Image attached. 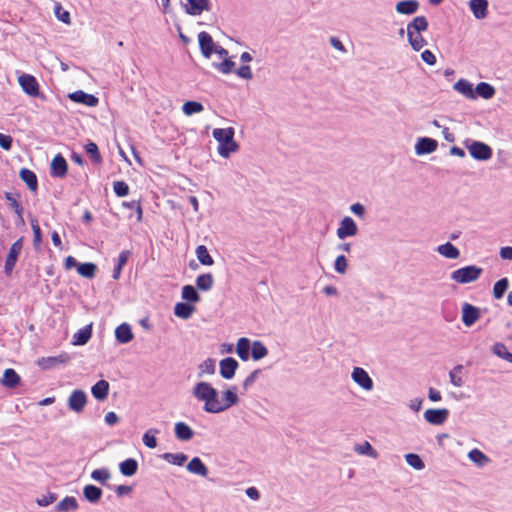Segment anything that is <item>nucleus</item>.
Here are the masks:
<instances>
[{
  "label": "nucleus",
  "mask_w": 512,
  "mask_h": 512,
  "mask_svg": "<svg viewBox=\"0 0 512 512\" xmlns=\"http://www.w3.org/2000/svg\"><path fill=\"white\" fill-rule=\"evenodd\" d=\"M191 393L199 402H203V410L211 414L224 412L239 402L236 386L224 391L222 399L219 398L218 390L205 381L197 382Z\"/></svg>",
  "instance_id": "1"
},
{
  "label": "nucleus",
  "mask_w": 512,
  "mask_h": 512,
  "mask_svg": "<svg viewBox=\"0 0 512 512\" xmlns=\"http://www.w3.org/2000/svg\"><path fill=\"white\" fill-rule=\"evenodd\" d=\"M235 130L233 127L215 128L212 132L213 138L218 142V153L223 158H229L232 153L239 149L234 140Z\"/></svg>",
  "instance_id": "2"
},
{
  "label": "nucleus",
  "mask_w": 512,
  "mask_h": 512,
  "mask_svg": "<svg viewBox=\"0 0 512 512\" xmlns=\"http://www.w3.org/2000/svg\"><path fill=\"white\" fill-rule=\"evenodd\" d=\"M483 269L476 265L459 268L451 273V279L460 284H467L478 280Z\"/></svg>",
  "instance_id": "3"
},
{
  "label": "nucleus",
  "mask_w": 512,
  "mask_h": 512,
  "mask_svg": "<svg viewBox=\"0 0 512 512\" xmlns=\"http://www.w3.org/2000/svg\"><path fill=\"white\" fill-rule=\"evenodd\" d=\"M467 149L471 157L478 161H487L492 157L491 147L481 141H472L467 145Z\"/></svg>",
  "instance_id": "4"
},
{
  "label": "nucleus",
  "mask_w": 512,
  "mask_h": 512,
  "mask_svg": "<svg viewBox=\"0 0 512 512\" xmlns=\"http://www.w3.org/2000/svg\"><path fill=\"white\" fill-rule=\"evenodd\" d=\"M358 233V227L355 221L350 216H345L336 230V235L340 240L347 237H353Z\"/></svg>",
  "instance_id": "5"
},
{
  "label": "nucleus",
  "mask_w": 512,
  "mask_h": 512,
  "mask_svg": "<svg viewBox=\"0 0 512 512\" xmlns=\"http://www.w3.org/2000/svg\"><path fill=\"white\" fill-rule=\"evenodd\" d=\"M352 380L366 391H371L374 387L372 378L367 371L361 367H354L351 373Z\"/></svg>",
  "instance_id": "6"
},
{
  "label": "nucleus",
  "mask_w": 512,
  "mask_h": 512,
  "mask_svg": "<svg viewBox=\"0 0 512 512\" xmlns=\"http://www.w3.org/2000/svg\"><path fill=\"white\" fill-rule=\"evenodd\" d=\"M87 403V395L83 390L76 389L74 390L67 401L68 408L75 412L80 413L84 410V407Z\"/></svg>",
  "instance_id": "7"
},
{
  "label": "nucleus",
  "mask_w": 512,
  "mask_h": 512,
  "mask_svg": "<svg viewBox=\"0 0 512 512\" xmlns=\"http://www.w3.org/2000/svg\"><path fill=\"white\" fill-rule=\"evenodd\" d=\"M22 90L31 97L39 95V85L36 78L30 74H22L18 78Z\"/></svg>",
  "instance_id": "8"
},
{
  "label": "nucleus",
  "mask_w": 512,
  "mask_h": 512,
  "mask_svg": "<svg viewBox=\"0 0 512 512\" xmlns=\"http://www.w3.org/2000/svg\"><path fill=\"white\" fill-rule=\"evenodd\" d=\"M183 8L188 15L199 16L210 10V0H186Z\"/></svg>",
  "instance_id": "9"
},
{
  "label": "nucleus",
  "mask_w": 512,
  "mask_h": 512,
  "mask_svg": "<svg viewBox=\"0 0 512 512\" xmlns=\"http://www.w3.org/2000/svg\"><path fill=\"white\" fill-rule=\"evenodd\" d=\"M71 357L68 353L62 352L57 356L42 357L38 360L37 364L42 369H52L60 364H66L70 361Z\"/></svg>",
  "instance_id": "10"
},
{
  "label": "nucleus",
  "mask_w": 512,
  "mask_h": 512,
  "mask_svg": "<svg viewBox=\"0 0 512 512\" xmlns=\"http://www.w3.org/2000/svg\"><path fill=\"white\" fill-rule=\"evenodd\" d=\"M449 416V410L446 408L441 409H427L424 412V419L432 425L443 424Z\"/></svg>",
  "instance_id": "11"
},
{
  "label": "nucleus",
  "mask_w": 512,
  "mask_h": 512,
  "mask_svg": "<svg viewBox=\"0 0 512 512\" xmlns=\"http://www.w3.org/2000/svg\"><path fill=\"white\" fill-rule=\"evenodd\" d=\"M198 42L202 55L205 58H210L216 46L211 35L205 31L200 32Z\"/></svg>",
  "instance_id": "12"
},
{
  "label": "nucleus",
  "mask_w": 512,
  "mask_h": 512,
  "mask_svg": "<svg viewBox=\"0 0 512 512\" xmlns=\"http://www.w3.org/2000/svg\"><path fill=\"white\" fill-rule=\"evenodd\" d=\"M69 98L76 103L86 105L88 107H95L99 103V99L93 94H88L82 90H77L69 94Z\"/></svg>",
  "instance_id": "13"
},
{
  "label": "nucleus",
  "mask_w": 512,
  "mask_h": 512,
  "mask_svg": "<svg viewBox=\"0 0 512 512\" xmlns=\"http://www.w3.org/2000/svg\"><path fill=\"white\" fill-rule=\"evenodd\" d=\"M438 147V143L435 139L422 137L419 138L415 145V153L417 155H425L433 153Z\"/></svg>",
  "instance_id": "14"
},
{
  "label": "nucleus",
  "mask_w": 512,
  "mask_h": 512,
  "mask_svg": "<svg viewBox=\"0 0 512 512\" xmlns=\"http://www.w3.org/2000/svg\"><path fill=\"white\" fill-rule=\"evenodd\" d=\"M22 250V242L21 240L15 241L9 250V253L7 255L6 261H5V272L7 274L11 273L12 270L15 267L17 258Z\"/></svg>",
  "instance_id": "15"
},
{
  "label": "nucleus",
  "mask_w": 512,
  "mask_h": 512,
  "mask_svg": "<svg viewBox=\"0 0 512 512\" xmlns=\"http://www.w3.org/2000/svg\"><path fill=\"white\" fill-rule=\"evenodd\" d=\"M219 366H220V375L224 379L229 380L234 377L239 364L234 358L227 357L220 361Z\"/></svg>",
  "instance_id": "16"
},
{
  "label": "nucleus",
  "mask_w": 512,
  "mask_h": 512,
  "mask_svg": "<svg viewBox=\"0 0 512 512\" xmlns=\"http://www.w3.org/2000/svg\"><path fill=\"white\" fill-rule=\"evenodd\" d=\"M480 317L479 309L469 303L462 306V322L465 326H472Z\"/></svg>",
  "instance_id": "17"
},
{
  "label": "nucleus",
  "mask_w": 512,
  "mask_h": 512,
  "mask_svg": "<svg viewBox=\"0 0 512 512\" xmlns=\"http://www.w3.org/2000/svg\"><path fill=\"white\" fill-rule=\"evenodd\" d=\"M68 164L61 154H57L51 162V175L53 177L63 178L66 176Z\"/></svg>",
  "instance_id": "18"
},
{
  "label": "nucleus",
  "mask_w": 512,
  "mask_h": 512,
  "mask_svg": "<svg viewBox=\"0 0 512 512\" xmlns=\"http://www.w3.org/2000/svg\"><path fill=\"white\" fill-rule=\"evenodd\" d=\"M488 0H470L469 1V9L472 12L473 16L482 20L488 15Z\"/></svg>",
  "instance_id": "19"
},
{
  "label": "nucleus",
  "mask_w": 512,
  "mask_h": 512,
  "mask_svg": "<svg viewBox=\"0 0 512 512\" xmlns=\"http://www.w3.org/2000/svg\"><path fill=\"white\" fill-rule=\"evenodd\" d=\"M79 508L78 501L73 496H66L61 501H59L55 507V512H75Z\"/></svg>",
  "instance_id": "20"
},
{
  "label": "nucleus",
  "mask_w": 512,
  "mask_h": 512,
  "mask_svg": "<svg viewBox=\"0 0 512 512\" xmlns=\"http://www.w3.org/2000/svg\"><path fill=\"white\" fill-rule=\"evenodd\" d=\"M453 89L468 99H476L473 84L466 79H459L454 83Z\"/></svg>",
  "instance_id": "21"
},
{
  "label": "nucleus",
  "mask_w": 512,
  "mask_h": 512,
  "mask_svg": "<svg viewBox=\"0 0 512 512\" xmlns=\"http://www.w3.org/2000/svg\"><path fill=\"white\" fill-rule=\"evenodd\" d=\"M115 337L121 344H127L133 339L131 327L127 323H122L115 329Z\"/></svg>",
  "instance_id": "22"
},
{
  "label": "nucleus",
  "mask_w": 512,
  "mask_h": 512,
  "mask_svg": "<svg viewBox=\"0 0 512 512\" xmlns=\"http://www.w3.org/2000/svg\"><path fill=\"white\" fill-rule=\"evenodd\" d=\"M0 383L6 388H15L20 383V376L14 369L7 368L3 373Z\"/></svg>",
  "instance_id": "23"
},
{
  "label": "nucleus",
  "mask_w": 512,
  "mask_h": 512,
  "mask_svg": "<svg viewBox=\"0 0 512 512\" xmlns=\"http://www.w3.org/2000/svg\"><path fill=\"white\" fill-rule=\"evenodd\" d=\"M109 383L106 380H99L91 388L93 397L98 401H103L109 393Z\"/></svg>",
  "instance_id": "24"
},
{
  "label": "nucleus",
  "mask_w": 512,
  "mask_h": 512,
  "mask_svg": "<svg viewBox=\"0 0 512 512\" xmlns=\"http://www.w3.org/2000/svg\"><path fill=\"white\" fill-rule=\"evenodd\" d=\"M187 470L195 475L206 477L208 475V468L199 457H194L186 466Z\"/></svg>",
  "instance_id": "25"
},
{
  "label": "nucleus",
  "mask_w": 512,
  "mask_h": 512,
  "mask_svg": "<svg viewBox=\"0 0 512 512\" xmlns=\"http://www.w3.org/2000/svg\"><path fill=\"white\" fill-rule=\"evenodd\" d=\"M174 430L176 438L180 441H189L194 436V431L184 422H177Z\"/></svg>",
  "instance_id": "26"
},
{
  "label": "nucleus",
  "mask_w": 512,
  "mask_h": 512,
  "mask_svg": "<svg viewBox=\"0 0 512 512\" xmlns=\"http://www.w3.org/2000/svg\"><path fill=\"white\" fill-rule=\"evenodd\" d=\"M102 494H103V492H102L101 488H99L95 485H92V484H88V485L84 486V488H83L84 498L92 504L99 502V500L102 497Z\"/></svg>",
  "instance_id": "27"
},
{
  "label": "nucleus",
  "mask_w": 512,
  "mask_h": 512,
  "mask_svg": "<svg viewBox=\"0 0 512 512\" xmlns=\"http://www.w3.org/2000/svg\"><path fill=\"white\" fill-rule=\"evenodd\" d=\"M92 336V325H87L81 329H79L74 335H73V345L82 346L85 345Z\"/></svg>",
  "instance_id": "28"
},
{
  "label": "nucleus",
  "mask_w": 512,
  "mask_h": 512,
  "mask_svg": "<svg viewBox=\"0 0 512 512\" xmlns=\"http://www.w3.org/2000/svg\"><path fill=\"white\" fill-rule=\"evenodd\" d=\"M19 176H20L21 180L26 183V185L28 186V188L31 191L37 190V188H38L37 176L32 170L27 169V168H22L20 170Z\"/></svg>",
  "instance_id": "29"
},
{
  "label": "nucleus",
  "mask_w": 512,
  "mask_h": 512,
  "mask_svg": "<svg viewBox=\"0 0 512 512\" xmlns=\"http://www.w3.org/2000/svg\"><path fill=\"white\" fill-rule=\"evenodd\" d=\"M437 252L448 259H457L460 256L459 249L450 242L439 245L437 247Z\"/></svg>",
  "instance_id": "30"
},
{
  "label": "nucleus",
  "mask_w": 512,
  "mask_h": 512,
  "mask_svg": "<svg viewBox=\"0 0 512 512\" xmlns=\"http://www.w3.org/2000/svg\"><path fill=\"white\" fill-rule=\"evenodd\" d=\"M419 2L417 0H405L396 4V11L400 14L410 15L418 10Z\"/></svg>",
  "instance_id": "31"
},
{
  "label": "nucleus",
  "mask_w": 512,
  "mask_h": 512,
  "mask_svg": "<svg viewBox=\"0 0 512 512\" xmlns=\"http://www.w3.org/2000/svg\"><path fill=\"white\" fill-rule=\"evenodd\" d=\"M194 311L195 307L185 302H179L174 307V314L184 320L189 319Z\"/></svg>",
  "instance_id": "32"
},
{
  "label": "nucleus",
  "mask_w": 512,
  "mask_h": 512,
  "mask_svg": "<svg viewBox=\"0 0 512 512\" xmlns=\"http://www.w3.org/2000/svg\"><path fill=\"white\" fill-rule=\"evenodd\" d=\"M476 97L480 96L483 99H491L495 95V88L486 82H480L474 88Z\"/></svg>",
  "instance_id": "33"
},
{
  "label": "nucleus",
  "mask_w": 512,
  "mask_h": 512,
  "mask_svg": "<svg viewBox=\"0 0 512 512\" xmlns=\"http://www.w3.org/2000/svg\"><path fill=\"white\" fill-rule=\"evenodd\" d=\"M130 255H131V252L129 250H123L120 252V254L117 258V263L113 270L112 277L114 280H118L120 278L122 269L126 265Z\"/></svg>",
  "instance_id": "34"
},
{
  "label": "nucleus",
  "mask_w": 512,
  "mask_h": 512,
  "mask_svg": "<svg viewBox=\"0 0 512 512\" xmlns=\"http://www.w3.org/2000/svg\"><path fill=\"white\" fill-rule=\"evenodd\" d=\"M428 28V21L424 16H417L407 25V32L421 33Z\"/></svg>",
  "instance_id": "35"
},
{
  "label": "nucleus",
  "mask_w": 512,
  "mask_h": 512,
  "mask_svg": "<svg viewBox=\"0 0 512 512\" xmlns=\"http://www.w3.org/2000/svg\"><path fill=\"white\" fill-rule=\"evenodd\" d=\"M468 458L478 467H484L490 463L489 457L477 448L469 451Z\"/></svg>",
  "instance_id": "36"
},
{
  "label": "nucleus",
  "mask_w": 512,
  "mask_h": 512,
  "mask_svg": "<svg viewBox=\"0 0 512 512\" xmlns=\"http://www.w3.org/2000/svg\"><path fill=\"white\" fill-rule=\"evenodd\" d=\"M250 346L251 343L248 338L242 337L237 341L236 353L241 360L247 361L249 359Z\"/></svg>",
  "instance_id": "37"
},
{
  "label": "nucleus",
  "mask_w": 512,
  "mask_h": 512,
  "mask_svg": "<svg viewBox=\"0 0 512 512\" xmlns=\"http://www.w3.org/2000/svg\"><path fill=\"white\" fill-rule=\"evenodd\" d=\"M119 469L124 476L130 477L136 474L138 470V463L135 459L128 458L120 463Z\"/></svg>",
  "instance_id": "38"
},
{
  "label": "nucleus",
  "mask_w": 512,
  "mask_h": 512,
  "mask_svg": "<svg viewBox=\"0 0 512 512\" xmlns=\"http://www.w3.org/2000/svg\"><path fill=\"white\" fill-rule=\"evenodd\" d=\"M214 284V279L211 273L201 274L196 278V287L202 291H209Z\"/></svg>",
  "instance_id": "39"
},
{
  "label": "nucleus",
  "mask_w": 512,
  "mask_h": 512,
  "mask_svg": "<svg viewBox=\"0 0 512 512\" xmlns=\"http://www.w3.org/2000/svg\"><path fill=\"white\" fill-rule=\"evenodd\" d=\"M268 355V349L266 346L259 340H256L252 343L251 346V356L253 360L258 361Z\"/></svg>",
  "instance_id": "40"
},
{
  "label": "nucleus",
  "mask_w": 512,
  "mask_h": 512,
  "mask_svg": "<svg viewBox=\"0 0 512 512\" xmlns=\"http://www.w3.org/2000/svg\"><path fill=\"white\" fill-rule=\"evenodd\" d=\"M91 479L100 483L101 485H106L107 482L111 479V472L108 468L95 469L91 473Z\"/></svg>",
  "instance_id": "41"
},
{
  "label": "nucleus",
  "mask_w": 512,
  "mask_h": 512,
  "mask_svg": "<svg viewBox=\"0 0 512 512\" xmlns=\"http://www.w3.org/2000/svg\"><path fill=\"white\" fill-rule=\"evenodd\" d=\"M215 360L208 358L198 366V377L202 378L204 375H213L215 373Z\"/></svg>",
  "instance_id": "42"
},
{
  "label": "nucleus",
  "mask_w": 512,
  "mask_h": 512,
  "mask_svg": "<svg viewBox=\"0 0 512 512\" xmlns=\"http://www.w3.org/2000/svg\"><path fill=\"white\" fill-rule=\"evenodd\" d=\"M407 36L409 44L415 51H420L427 44L420 33L407 32Z\"/></svg>",
  "instance_id": "43"
},
{
  "label": "nucleus",
  "mask_w": 512,
  "mask_h": 512,
  "mask_svg": "<svg viewBox=\"0 0 512 512\" xmlns=\"http://www.w3.org/2000/svg\"><path fill=\"white\" fill-rule=\"evenodd\" d=\"M196 256H197V259L198 261L202 264V265H206V266H211L214 264V260L213 258L210 256L207 248L205 245H199L197 248H196Z\"/></svg>",
  "instance_id": "44"
},
{
  "label": "nucleus",
  "mask_w": 512,
  "mask_h": 512,
  "mask_svg": "<svg viewBox=\"0 0 512 512\" xmlns=\"http://www.w3.org/2000/svg\"><path fill=\"white\" fill-rule=\"evenodd\" d=\"M78 273L86 278H93L97 271V266L92 262L82 263L77 266Z\"/></svg>",
  "instance_id": "45"
},
{
  "label": "nucleus",
  "mask_w": 512,
  "mask_h": 512,
  "mask_svg": "<svg viewBox=\"0 0 512 512\" xmlns=\"http://www.w3.org/2000/svg\"><path fill=\"white\" fill-rule=\"evenodd\" d=\"M162 458L173 464V465H177V466H182L185 461L187 460V455H185L184 453L180 452V453H164L162 455Z\"/></svg>",
  "instance_id": "46"
},
{
  "label": "nucleus",
  "mask_w": 512,
  "mask_h": 512,
  "mask_svg": "<svg viewBox=\"0 0 512 512\" xmlns=\"http://www.w3.org/2000/svg\"><path fill=\"white\" fill-rule=\"evenodd\" d=\"M492 351L499 358H502V359L512 363V353H510L507 350V347L505 346V344H503L501 342L495 343L493 345Z\"/></svg>",
  "instance_id": "47"
},
{
  "label": "nucleus",
  "mask_w": 512,
  "mask_h": 512,
  "mask_svg": "<svg viewBox=\"0 0 512 512\" xmlns=\"http://www.w3.org/2000/svg\"><path fill=\"white\" fill-rule=\"evenodd\" d=\"M204 110L203 105L197 101H187L182 106V111L185 115L191 116L196 113H200Z\"/></svg>",
  "instance_id": "48"
},
{
  "label": "nucleus",
  "mask_w": 512,
  "mask_h": 512,
  "mask_svg": "<svg viewBox=\"0 0 512 512\" xmlns=\"http://www.w3.org/2000/svg\"><path fill=\"white\" fill-rule=\"evenodd\" d=\"M159 433L158 429L151 428L148 431H146L143 435V443L145 446H147L150 449H154L157 447V439L156 434Z\"/></svg>",
  "instance_id": "49"
},
{
  "label": "nucleus",
  "mask_w": 512,
  "mask_h": 512,
  "mask_svg": "<svg viewBox=\"0 0 512 512\" xmlns=\"http://www.w3.org/2000/svg\"><path fill=\"white\" fill-rule=\"evenodd\" d=\"M182 298L188 302H198L200 300V296L196 290V288L192 285H185L182 288Z\"/></svg>",
  "instance_id": "50"
},
{
  "label": "nucleus",
  "mask_w": 512,
  "mask_h": 512,
  "mask_svg": "<svg viewBox=\"0 0 512 512\" xmlns=\"http://www.w3.org/2000/svg\"><path fill=\"white\" fill-rule=\"evenodd\" d=\"M509 286V281L507 278H502L498 280L493 287V296L495 299H501L505 292L507 291Z\"/></svg>",
  "instance_id": "51"
},
{
  "label": "nucleus",
  "mask_w": 512,
  "mask_h": 512,
  "mask_svg": "<svg viewBox=\"0 0 512 512\" xmlns=\"http://www.w3.org/2000/svg\"><path fill=\"white\" fill-rule=\"evenodd\" d=\"M463 371L462 365H456L450 372H449V378L452 385L455 387H461L464 384V381L460 374Z\"/></svg>",
  "instance_id": "52"
},
{
  "label": "nucleus",
  "mask_w": 512,
  "mask_h": 512,
  "mask_svg": "<svg viewBox=\"0 0 512 512\" xmlns=\"http://www.w3.org/2000/svg\"><path fill=\"white\" fill-rule=\"evenodd\" d=\"M354 450L359 455H367L372 458L378 457L377 451L371 446V444L368 441H365L364 443H362L360 445H356Z\"/></svg>",
  "instance_id": "53"
},
{
  "label": "nucleus",
  "mask_w": 512,
  "mask_h": 512,
  "mask_svg": "<svg viewBox=\"0 0 512 512\" xmlns=\"http://www.w3.org/2000/svg\"><path fill=\"white\" fill-rule=\"evenodd\" d=\"M405 460L409 466L416 470H422L425 467L423 460L415 453H408L405 455Z\"/></svg>",
  "instance_id": "54"
},
{
  "label": "nucleus",
  "mask_w": 512,
  "mask_h": 512,
  "mask_svg": "<svg viewBox=\"0 0 512 512\" xmlns=\"http://www.w3.org/2000/svg\"><path fill=\"white\" fill-rule=\"evenodd\" d=\"M85 151L90 156L93 162L101 163L102 157L99 153L98 146L94 142H88L85 145Z\"/></svg>",
  "instance_id": "55"
},
{
  "label": "nucleus",
  "mask_w": 512,
  "mask_h": 512,
  "mask_svg": "<svg viewBox=\"0 0 512 512\" xmlns=\"http://www.w3.org/2000/svg\"><path fill=\"white\" fill-rule=\"evenodd\" d=\"M214 68H216L218 71H220L223 74H229L233 72L235 67V62H233L229 58L223 59L221 63H213L212 64Z\"/></svg>",
  "instance_id": "56"
},
{
  "label": "nucleus",
  "mask_w": 512,
  "mask_h": 512,
  "mask_svg": "<svg viewBox=\"0 0 512 512\" xmlns=\"http://www.w3.org/2000/svg\"><path fill=\"white\" fill-rule=\"evenodd\" d=\"M5 198L7 199V201L10 202V205L11 207L13 208L14 212L18 215V218L21 222H23V208L22 206L18 203V201L13 197V195L11 193H6L5 195Z\"/></svg>",
  "instance_id": "57"
},
{
  "label": "nucleus",
  "mask_w": 512,
  "mask_h": 512,
  "mask_svg": "<svg viewBox=\"0 0 512 512\" xmlns=\"http://www.w3.org/2000/svg\"><path fill=\"white\" fill-rule=\"evenodd\" d=\"M348 268V262L344 255L336 257L334 262V269L339 274H345Z\"/></svg>",
  "instance_id": "58"
},
{
  "label": "nucleus",
  "mask_w": 512,
  "mask_h": 512,
  "mask_svg": "<svg viewBox=\"0 0 512 512\" xmlns=\"http://www.w3.org/2000/svg\"><path fill=\"white\" fill-rule=\"evenodd\" d=\"M113 190L118 197H124L129 193V186L124 181H115L113 183Z\"/></svg>",
  "instance_id": "59"
},
{
  "label": "nucleus",
  "mask_w": 512,
  "mask_h": 512,
  "mask_svg": "<svg viewBox=\"0 0 512 512\" xmlns=\"http://www.w3.org/2000/svg\"><path fill=\"white\" fill-rule=\"evenodd\" d=\"M57 500V494L56 493H48L47 495H42L41 497H38L36 499V503L40 507H47L50 504L54 503Z\"/></svg>",
  "instance_id": "60"
},
{
  "label": "nucleus",
  "mask_w": 512,
  "mask_h": 512,
  "mask_svg": "<svg viewBox=\"0 0 512 512\" xmlns=\"http://www.w3.org/2000/svg\"><path fill=\"white\" fill-rule=\"evenodd\" d=\"M260 374H261L260 369H256L253 372H251L243 381L244 390L249 389L255 383V381L258 379Z\"/></svg>",
  "instance_id": "61"
},
{
  "label": "nucleus",
  "mask_w": 512,
  "mask_h": 512,
  "mask_svg": "<svg viewBox=\"0 0 512 512\" xmlns=\"http://www.w3.org/2000/svg\"><path fill=\"white\" fill-rule=\"evenodd\" d=\"M55 15L56 17L65 24L70 23V14L68 11L63 10L60 4H56L55 6Z\"/></svg>",
  "instance_id": "62"
},
{
  "label": "nucleus",
  "mask_w": 512,
  "mask_h": 512,
  "mask_svg": "<svg viewBox=\"0 0 512 512\" xmlns=\"http://www.w3.org/2000/svg\"><path fill=\"white\" fill-rule=\"evenodd\" d=\"M31 228L33 230V241L35 245H38L42 241L41 229L36 219L31 220Z\"/></svg>",
  "instance_id": "63"
},
{
  "label": "nucleus",
  "mask_w": 512,
  "mask_h": 512,
  "mask_svg": "<svg viewBox=\"0 0 512 512\" xmlns=\"http://www.w3.org/2000/svg\"><path fill=\"white\" fill-rule=\"evenodd\" d=\"M236 74L242 78V79H246V80H250L252 79L253 77V74H252V71H251V68L250 66L248 65H243L241 67H239L237 70H236Z\"/></svg>",
  "instance_id": "64"
}]
</instances>
